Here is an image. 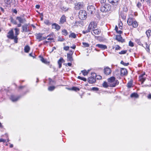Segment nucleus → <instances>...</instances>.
<instances>
[{"instance_id":"nucleus-32","label":"nucleus","mask_w":151,"mask_h":151,"mask_svg":"<svg viewBox=\"0 0 151 151\" xmlns=\"http://www.w3.org/2000/svg\"><path fill=\"white\" fill-rule=\"evenodd\" d=\"M82 45L83 47H89V45L88 43L86 42H83Z\"/></svg>"},{"instance_id":"nucleus-42","label":"nucleus","mask_w":151,"mask_h":151,"mask_svg":"<svg viewBox=\"0 0 151 151\" xmlns=\"http://www.w3.org/2000/svg\"><path fill=\"white\" fill-rule=\"evenodd\" d=\"M91 31V30H90V29H89V28H88V29L86 30L83 31L82 32L83 34H85L86 33L90 32Z\"/></svg>"},{"instance_id":"nucleus-20","label":"nucleus","mask_w":151,"mask_h":151,"mask_svg":"<svg viewBox=\"0 0 151 151\" xmlns=\"http://www.w3.org/2000/svg\"><path fill=\"white\" fill-rule=\"evenodd\" d=\"M93 32L96 35H98L100 34L101 31L99 29H95L92 30Z\"/></svg>"},{"instance_id":"nucleus-50","label":"nucleus","mask_w":151,"mask_h":151,"mask_svg":"<svg viewBox=\"0 0 151 151\" xmlns=\"http://www.w3.org/2000/svg\"><path fill=\"white\" fill-rule=\"evenodd\" d=\"M69 46H65V47H64L63 49L64 50H65L66 51H67L69 50Z\"/></svg>"},{"instance_id":"nucleus-19","label":"nucleus","mask_w":151,"mask_h":151,"mask_svg":"<svg viewBox=\"0 0 151 151\" xmlns=\"http://www.w3.org/2000/svg\"><path fill=\"white\" fill-rule=\"evenodd\" d=\"M19 98V96H16L13 95L11 96L10 97V99L13 101H17Z\"/></svg>"},{"instance_id":"nucleus-37","label":"nucleus","mask_w":151,"mask_h":151,"mask_svg":"<svg viewBox=\"0 0 151 151\" xmlns=\"http://www.w3.org/2000/svg\"><path fill=\"white\" fill-rule=\"evenodd\" d=\"M132 85V83L131 81L129 82L127 84V86L128 88H131Z\"/></svg>"},{"instance_id":"nucleus-9","label":"nucleus","mask_w":151,"mask_h":151,"mask_svg":"<svg viewBox=\"0 0 151 151\" xmlns=\"http://www.w3.org/2000/svg\"><path fill=\"white\" fill-rule=\"evenodd\" d=\"M73 51L70 50L69 53H68L67 54V61H72L73 60V58L72 55L73 53Z\"/></svg>"},{"instance_id":"nucleus-8","label":"nucleus","mask_w":151,"mask_h":151,"mask_svg":"<svg viewBox=\"0 0 151 151\" xmlns=\"http://www.w3.org/2000/svg\"><path fill=\"white\" fill-rule=\"evenodd\" d=\"M87 9L88 13L91 14H93L95 12V7L93 5H88L87 7Z\"/></svg>"},{"instance_id":"nucleus-53","label":"nucleus","mask_w":151,"mask_h":151,"mask_svg":"<svg viewBox=\"0 0 151 151\" xmlns=\"http://www.w3.org/2000/svg\"><path fill=\"white\" fill-rule=\"evenodd\" d=\"M64 40V39L62 37H59L58 39V41H63Z\"/></svg>"},{"instance_id":"nucleus-21","label":"nucleus","mask_w":151,"mask_h":151,"mask_svg":"<svg viewBox=\"0 0 151 151\" xmlns=\"http://www.w3.org/2000/svg\"><path fill=\"white\" fill-rule=\"evenodd\" d=\"M64 60L63 58H61L58 61V64L59 65V68H60L62 67V62H64Z\"/></svg>"},{"instance_id":"nucleus-17","label":"nucleus","mask_w":151,"mask_h":151,"mask_svg":"<svg viewBox=\"0 0 151 151\" xmlns=\"http://www.w3.org/2000/svg\"><path fill=\"white\" fill-rule=\"evenodd\" d=\"M66 21V17L64 15H63L60 18V23L63 24Z\"/></svg>"},{"instance_id":"nucleus-25","label":"nucleus","mask_w":151,"mask_h":151,"mask_svg":"<svg viewBox=\"0 0 151 151\" xmlns=\"http://www.w3.org/2000/svg\"><path fill=\"white\" fill-rule=\"evenodd\" d=\"M14 30L15 31V36H16L17 38H18L17 35L19 34V29L16 28L14 29Z\"/></svg>"},{"instance_id":"nucleus-64","label":"nucleus","mask_w":151,"mask_h":151,"mask_svg":"<svg viewBox=\"0 0 151 151\" xmlns=\"http://www.w3.org/2000/svg\"><path fill=\"white\" fill-rule=\"evenodd\" d=\"M0 9H1V11L2 12H4V10L3 8H2V7H0Z\"/></svg>"},{"instance_id":"nucleus-44","label":"nucleus","mask_w":151,"mask_h":151,"mask_svg":"<svg viewBox=\"0 0 151 151\" xmlns=\"http://www.w3.org/2000/svg\"><path fill=\"white\" fill-rule=\"evenodd\" d=\"M81 72L84 76H86L88 74V72L86 70H82Z\"/></svg>"},{"instance_id":"nucleus-29","label":"nucleus","mask_w":151,"mask_h":151,"mask_svg":"<svg viewBox=\"0 0 151 151\" xmlns=\"http://www.w3.org/2000/svg\"><path fill=\"white\" fill-rule=\"evenodd\" d=\"M151 32V30L150 29H148V30H147L146 32V34L147 35V37L148 38H149L150 36V33Z\"/></svg>"},{"instance_id":"nucleus-24","label":"nucleus","mask_w":151,"mask_h":151,"mask_svg":"<svg viewBox=\"0 0 151 151\" xmlns=\"http://www.w3.org/2000/svg\"><path fill=\"white\" fill-rule=\"evenodd\" d=\"M30 49V48L29 46L28 45H26L24 47V52H25L28 53L29 52V50Z\"/></svg>"},{"instance_id":"nucleus-38","label":"nucleus","mask_w":151,"mask_h":151,"mask_svg":"<svg viewBox=\"0 0 151 151\" xmlns=\"http://www.w3.org/2000/svg\"><path fill=\"white\" fill-rule=\"evenodd\" d=\"M71 89L72 90L77 91L79 90V89L76 87H73Z\"/></svg>"},{"instance_id":"nucleus-33","label":"nucleus","mask_w":151,"mask_h":151,"mask_svg":"<svg viewBox=\"0 0 151 151\" xmlns=\"http://www.w3.org/2000/svg\"><path fill=\"white\" fill-rule=\"evenodd\" d=\"M47 37H54V38H55V35L54 34V33L53 32H52V33H51V34H49V35H48L47 36Z\"/></svg>"},{"instance_id":"nucleus-41","label":"nucleus","mask_w":151,"mask_h":151,"mask_svg":"<svg viewBox=\"0 0 151 151\" xmlns=\"http://www.w3.org/2000/svg\"><path fill=\"white\" fill-rule=\"evenodd\" d=\"M78 79L83 80V81H86V79L85 78L81 77L80 76H78Z\"/></svg>"},{"instance_id":"nucleus-22","label":"nucleus","mask_w":151,"mask_h":151,"mask_svg":"<svg viewBox=\"0 0 151 151\" xmlns=\"http://www.w3.org/2000/svg\"><path fill=\"white\" fill-rule=\"evenodd\" d=\"M52 28L58 30L60 29V27L58 24L55 23L52 24Z\"/></svg>"},{"instance_id":"nucleus-49","label":"nucleus","mask_w":151,"mask_h":151,"mask_svg":"<svg viewBox=\"0 0 151 151\" xmlns=\"http://www.w3.org/2000/svg\"><path fill=\"white\" fill-rule=\"evenodd\" d=\"M121 49V47L118 45H116L115 47V50H120Z\"/></svg>"},{"instance_id":"nucleus-55","label":"nucleus","mask_w":151,"mask_h":151,"mask_svg":"<svg viewBox=\"0 0 151 151\" xmlns=\"http://www.w3.org/2000/svg\"><path fill=\"white\" fill-rule=\"evenodd\" d=\"M26 87L25 86H20L19 87V88L20 89H22Z\"/></svg>"},{"instance_id":"nucleus-39","label":"nucleus","mask_w":151,"mask_h":151,"mask_svg":"<svg viewBox=\"0 0 151 151\" xmlns=\"http://www.w3.org/2000/svg\"><path fill=\"white\" fill-rule=\"evenodd\" d=\"M120 63L121 64L125 66H127L129 64V63H125L123 61H122Z\"/></svg>"},{"instance_id":"nucleus-35","label":"nucleus","mask_w":151,"mask_h":151,"mask_svg":"<svg viewBox=\"0 0 151 151\" xmlns=\"http://www.w3.org/2000/svg\"><path fill=\"white\" fill-rule=\"evenodd\" d=\"M40 60L42 63H46V60L45 59L42 57H41L40 56Z\"/></svg>"},{"instance_id":"nucleus-14","label":"nucleus","mask_w":151,"mask_h":151,"mask_svg":"<svg viewBox=\"0 0 151 151\" xmlns=\"http://www.w3.org/2000/svg\"><path fill=\"white\" fill-rule=\"evenodd\" d=\"M145 75V73H144L139 77V80L142 82V84L146 80V78L144 76Z\"/></svg>"},{"instance_id":"nucleus-40","label":"nucleus","mask_w":151,"mask_h":151,"mask_svg":"<svg viewBox=\"0 0 151 151\" xmlns=\"http://www.w3.org/2000/svg\"><path fill=\"white\" fill-rule=\"evenodd\" d=\"M127 52V50H123L119 52V53L120 54H126Z\"/></svg>"},{"instance_id":"nucleus-6","label":"nucleus","mask_w":151,"mask_h":151,"mask_svg":"<svg viewBox=\"0 0 151 151\" xmlns=\"http://www.w3.org/2000/svg\"><path fill=\"white\" fill-rule=\"evenodd\" d=\"M91 75L92 76H91L88 78V81L89 83H92L96 81L95 78L96 76V74L95 73H92Z\"/></svg>"},{"instance_id":"nucleus-16","label":"nucleus","mask_w":151,"mask_h":151,"mask_svg":"<svg viewBox=\"0 0 151 151\" xmlns=\"http://www.w3.org/2000/svg\"><path fill=\"white\" fill-rule=\"evenodd\" d=\"M43 35V34L40 33L37 34L36 35V39L38 40L39 41L42 40V39H41Z\"/></svg>"},{"instance_id":"nucleus-36","label":"nucleus","mask_w":151,"mask_h":151,"mask_svg":"<svg viewBox=\"0 0 151 151\" xmlns=\"http://www.w3.org/2000/svg\"><path fill=\"white\" fill-rule=\"evenodd\" d=\"M102 85L103 87L105 88H107L109 86V85H108L107 83L106 82H104L102 84Z\"/></svg>"},{"instance_id":"nucleus-58","label":"nucleus","mask_w":151,"mask_h":151,"mask_svg":"<svg viewBox=\"0 0 151 151\" xmlns=\"http://www.w3.org/2000/svg\"><path fill=\"white\" fill-rule=\"evenodd\" d=\"M116 31L117 33H119V34H122V31H121V30H119V31L117 30V31Z\"/></svg>"},{"instance_id":"nucleus-51","label":"nucleus","mask_w":151,"mask_h":151,"mask_svg":"<svg viewBox=\"0 0 151 151\" xmlns=\"http://www.w3.org/2000/svg\"><path fill=\"white\" fill-rule=\"evenodd\" d=\"M92 90L94 91H98L99 90V88L96 87H93L92 88Z\"/></svg>"},{"instance_id":"nucleus-3","label":"nucleus","mask_w":151,"mask_h":151,"mask_svg":"<svg viewBox=\"0 0 151 151\" xmlns=\"http://www.w3.org/2000/svg\"><path fill=\"white\" fill-rule=\"evenodd\" d=\"M7 37L11 39L14 40V42L17 43L18 42V38H17V36H14L13 29L11 30L8 33L7 35Z\"/></svg>"},{"instance_id":"nucleus-46","label":"nucleus","mask_w":151,"mask_h":151,"mask_svg":"<svg viewBox=\"0 0 151 151\" xmlns=\"http://www.w3.org/2000/svg\"><path fill=\"white\" fill-rule=\"evenodd\" d=\"M122 25H123V24H122V23L120 22L119 24V28L121 29H123V27H122Z\"/></svg>"},{"instance_id":"nucleus-26","label":"nucleus","mask_w":151,"mask_h":151,"mask_svg":"<svg viewBox=\"0 0 151 151\" xmlns=\"http://www.w3.org/2000/svg\"><path fill=\"white\" fill-rule=\"evenodd\" d=\"M130 96L131 97L137 98L139 96L137 93H134L131 94Z\"/></svg>"},{"instance_id":"nucleus-4","label":"nucleus","mask_w":151,"mask_h":151,"mask_svg":"<svg viewBox=\"0 0 151 151\" xmlns=\"http://www.w3.org/2000/svg\"><path fill=\"white\" fill-rule=\"evenodd\" d=\"M87 13L84 10H81L79 12V17L81 20L85 19L87 17Z\"/></svg>"},{"instance_id":"nucleus-63","label":"nucleus","mask_w":151,"mask_h":151,"mask_svg":"<svg viewBox=\"0 0 151 151\" xmlns=\"http://www.w3.org/2000/svg\"><path fill=\"white\" fill-rule=\"evenodd\" d=\"M147 98L148 99H151V94H150L147 96Z\"/></svg>"},{"instance_id":"nucleus-59","label":"nucleus","mask_w":151,"mask_h":151,"mask_svg":"<svg viewBox=\"0 0 151 151\" xmlns=\"http://www.w3.org/2000/svg\"><path fill=\"white\" fill-rule=\"evenodd\" d=\"M14 13L17 14V11L16 9H13L12 10Z\"/></svg>"},{"instance_id":"nucleus-1","label":"nucleus","mask_w":151,"mask_h":151,"mask_svg":"<svg viewBox=\"0 0 151 151\" xmlns=\"http://www.w3.org/2000/svg\"><path fill=\"white\" fill-rule=\"evenodd\" d=\"M127 23L129 26H132L134 28H137L138 26L137 22L132 17H129L127 20Z\"/></svg>"},{"instance_id":"nucleus-27","label":"nucleus","mask_w":151,"mask_h":151,"mask_svg":"<svg viewBox=\"0 0 151 151\" xmlns=\"http://www.w3.org/2000/svg\"><path fill=\"white\" fill-rule=\"evenodd\" d=\"M69 37L76 38V35L74 33H72L69 35Z\"/></svg>"},{"instance_id":"nucleus-31","label":"nucleus","mask_w":151,"mask_h":151,"mask_svg":"<svg viewBox=\"0 0 151 151\" xmlns=\"http://www.w3.org/2000/svg\"><path fill=\"white\" fill-rule=\"evenodd\" d=\"M10 19V20L11 22L12 23H13L14 24H17V22L15 20H14L13 18L11 17Z\"/></svg>"},{"instance_id":"nucleus-30","label":"nucleus","mask_w":151,"mask_h":151,"mask_svg":"<svg viewBox=\"0 0 151 151\" xmlns=\"http://www.w3.org/2000/svg\"><path fill=\"white\" fill-rule=\"evenodd\" d=\"M149 45H148L147 43H145V48L148 52H149L150 50L149 48Z\"/></svg>"},{"instance_id":"nucleus-62","label":"nucleus","mask_w":151,"mask_h":151,"mask_svg":"<svg viewBox=\"0 0 151 151\" xmlns=\"http://www.w3.org/2000/svg\"><path fill=\"white\" fill-rule=\"evenodd\" d=\"M21 23H19V24H18L17 26L18 27H20L21 26Z\"/></svg>"},{"instance_id":"nucleus-61","label":"nucleus","mask_w":151,"mask_h":151,"mask_svg":"<svg viewBox=\"0 0 151 151\" xmlns=\"http://www.w3.org/2000/svg\"><path fill=\"white\" fill-rule=\"evenodd\" d=\"M35 7L36 8L39 9L40 7V6L39 5H36Z\"/></svg>"},{"instance_id":"nucleus-15","label":"nucleus","mask_w":151,"mask_h":151,"mask_svg":"<svg viewBox=\"0 0 151 151\" xmlns=\"http://www.w3.org/2000/svg\"><path fill=\"white\" fill-rule=\"evenodd\" d=\"M121 76H125L127 74V71L126 69L121 68Z\"/></svg>"},{"instance_id":"nucleus-11","label":"nucleus","mask_w":151,"mask_h":151,"mask_svg":"<svg viewBox=\"0 0 151 151\" xmlns=\"http://www.w3.org/2000/svg\"><path fill=\"white\" fill-rule=\"evenodd\" d=\"M111 69L108 67H105L104 68V73L106 75H109L111 73Z\"/></svg>"},{"instance_id":"nucleus-60","label":"nucleus","mask_w":151,"mask_h":151,"mask_svg":"<svg viewBox=\"0 0 151 151\" xmlns=\"http://www.w3.org/2000/svg\"><path fill=\"white\" fill-rule=\"evenodd\" d=\"M47 38V36L46 37H42V38L41 39H42V40H43L46 39Z\"/></svg>"},{"instance_id":"nucleus-54","label":"nucleus","mask_w":151,"mask_h":151,"mask_svg":"<svg viewBox=\"0 0 151 151\" xmlns=\"http://www.w3.org/2000/svg\"><path fill=\"white\" fill-rule=\"evenodd\" d=\"M6 142V140L4 139H0V142Z\"/></svg>"},{"instance_id":"nucleus-23","label":"nucleus","mask_w":151,"mask_h":151,"mask_svg":"<svg viewBox=\"0 0 151 151\" xmlns=\"http://www.w3.org/2000/svg\"><path fill=\"white\" fill-rule=\"evenodd\" d=\"M109 2L114 5H117L118 4V1H110Z\"/></svg>"},{"instance_id":"nucleus-2","label":"nucleus","mask_w":151,"mask_h":151,"mask_svg":"<svg viewBox=\"0 0 151 151\" xmlns=\"http://www.w3.org/2000/svg\"><path fill=\"white\" fill-rule=\"evenodd\" d=\"M108 81L109 83V86L111 87H115L119 83V81L116 80L115 78L114 77L108 78Z\"/></svg>"},{"instance_id":"nucleus-57","label":"nucleus","mask_w":151,"mask_h":151,"mask_svg":"<svg viewBox=\"0 0 151 151\" xmlns=\"http://www.w3.org/2000/svg\"><path fill=\"white\" fill-rule=\"evenodd\" d=\"M76 47V46L75 45H73L72 46H71L70 47V48H71L73 49H75Z\"/></svg>"},{"instance_id":"nucleus-48","label":"nucleus","mask_w":151,"mask_h":151,"mask_svg":"<svg viewBox=\"0 0 151 151\" xmlns=\"http://www.w3.org/2000/svg\"><path fill=\"white\" fill-rule=\"evenodd\" d=\"M134 45L133 43L131 41H129V46L131 47H133Z\"/></svg>"},{"instance_id":"nucleus-18","label":"nucleus","mask_w":151,"mask_h":151,"mask_svg":"<svg viewBox=\"0 0 151 151\" xmlns=\"http://www.w3.org/2000/svg\"><path fill=\"white\" fill-rule=\"evenodd\" d=\"M96 47L101 48L102 50H104L107 48V47L106 45L102 44H98L96 45Z\"/></svg>"},{"instance_id":"nucleus-43","label":"nucleus","mask_w":151,"mask_h":151,"mask_svg":"<svg viewBox=\"0 0 151 151\" xmlns=\"http://www.w3.org/2000/svg\"><path fill=\"white\" fill-rule=\"evenodd\" d=\"M63 34L64 35H66L68 34V33L67 31L65 29L63 30L62 31Z\"/></svg>"},{"instance_id":"nucleus-56","label":"nucleus","mask_w":151,"mask_h":151,"mask_svg":"<svg viewBox=\"0 0 151 151\" xmlns=\"http://www.w3.org/2000/svg\"><path fill=\"white\" fill-rule=\"evenodd\" d=\"M137 6L138 7H140L141 6V4L139 2H138L137 4Z\"/></svg>"},{"instance_id":"nucleus-45","label":"nucleus","mask_w":151,"mask_h":151,"mask_svg":"<svg viewBox=\"0 0 151 151\" xmlns=\"http://www.w3.org/2000/svg\"><path fill=\"white\" fill-rule=\"evenodd\" d=\"M122 39V38L120 36H117L116 38V39L119 41H121V40Z\"/></svg>"},{"instance_id":"nucleus-5","label":"nucleus","mask_w":151,"mask_h":151,"mask_svg":"<svg viewBox=\"0 0 151 151\" xmlns=\"http://www.w3.org/2000/svg\"><path fill=\"white\" fill-rule=\"evenodd\" d=\"M111 9V6L109 4L102 5L100 9L101 11L103 12H106L109 11Z\"/></svg>"},{"instance_id":"nucleus-10","label":"nucleus","mask_w":151,"mask_h":151,"mask_svg":"<svg viewBox=\"0 0 151 151\" xmlns=\"http://www.w3.org/2000/svg\"><path fill=\"white\" fill-rule=\"evenodd\" d=\"M83 2H79L75 4V8L76 9L79 10L83 8Z\"/></svg>"},{"instance_id":"nucleus-34","label":"nucleus","mask_w":151,"mask_h":151,"mask_svg":"<svg viewBox=\"0 0 151 151\" xmlns=\"http://www.w3.org/2000/svg\"><path fill=\"white\" fill-rule=\"evenodd\" d=\"M55 87L54 86H50L48 87V90L49 91H52L54 90Z\"/></svg>"},{"instance_id":"nucleus-52","label":"nucleus","mask_w":151,"mask_h":151,"mask_svg":"<svg viewBox=\"0 0 151 151\" xmlns=\"http://www.w3.org/2000/svg\"><path fill=\"white\" fill-rule=\"evenodd\" d=\"M47 40L49 41L54 40V37H49L47 38Z\"/></svg>"},{"instance_id":"nucleus-13","label":"nucleus","mask_w":151,"mask_h":151,"mask_svg":"<svg viewBox=\"0 0 151 151\" xmlns=\"http://www.w3.org/2000/svg\"><path fill=\"white\" fill-rule=\"evenodd\" d=\"M16 20L18 21L20 23H23L26 22V20L24 17H17L16 18Z\"/></svg>"},{"instance_id":"nucleus-47","label":"nucleus","mask_w":151,"mask_h":151,"mask_svg":"<svg viewBox=\"0 0 151 151\" xmlns=\"http://www.w3.org/2000/svg\"><path fill=\"white\" fill-rule=\"evenodd\" d=\"M47 25H50L51 24L50 23L48 20H45L44 22Z\"/></svg>"},{"instance_id":"nucleus-12","label":"nucleus","mask_w":151,"mask_h":151,"mask_svg":"<svg viewBox=\"0 0 151 151\" xmlns=\"http://www.w3.org/2000/svg\"><path fill=\"white\" fill-rule=\"evenodd\" d=\"M22 32H29L30 31V30L28 25L27 24H24V25L22 26Z\"/></svg>"},{"instance_id":"nucleus-28","label":"nucleus","mask_w":151,"mask_h":151,"mask_svg":"<svg viewBox=\"0 0 151 151\" xmlns=\"http://www.w3.org/2000/svg\"><path fill=\"white\" fill-rule=\"evenodd\" d=\"M136 42L139 45L141 46H143V44L141 42L140 40L139 39H136L135 40Z\"/></svg>"},{"instance_id":"nucleus-7","label":"nucleus","mask_w":151,"mask_h":151,"mask_svg":"<svg viewBox=\"0 0 151 151\" xmlns=\"http://www.w3.org/2000/svg\"><path fill=\"white\" fill-rule=\"evenodd\" d=\"M97 27V24L96 22H91L90 23L88 28L91 30H92L96 28Z\"/></svg>"}]
</instances>
